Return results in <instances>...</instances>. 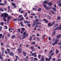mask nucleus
<instances>
[{
	"instance_id": "1",
	"label": "nucleus",
	"mask_w": 61,
	"mask_h": 61,
	"mask_svg": "<svg viewBox=\"0 0 61 61\" xmlns=\"http://www.w3.org/2000/svg\"><path fill=\"white\" fill-rule=\"evenodd\" d=\"M7 16H8V15L7 14H5L4 17H3V19L4 21H6V20L5 18V17H7Z\"/></svg>"
},
{
	"instance_id": "2",
	"label": "nucleus",
	"mask_w": 61,
	"mask_h": 61,
	"mask_svg": "<svg viewBox=\"0 0 61 61\" xmlns=\"http://www.w3.org/2000/svg\"><path fill=\"white\" fill-rule=\"evenodd\" d=\"M9 55L11 56H14V53L12 52H11L10 53Z\"/></svg>"
},
{
	"instance_id": "3",
	"label": "nucleus",
	"mask_w": 61,
	"mask_h": 61,
	"mask_svg": "<svg viewBox=\"0 0 61 61\" xmlns=\"http://www.w3.org/2000/svg\"><path fill=\"white\" fill-rule=\"evenodd\" d=\"M60 37H61V35L58 34L56 36L57 39H59Z\"/></svg>"
},
{
	"instance_id": "4",
	"label": "nucleus",
	"mask_w": 61,
	"mask_h": 61,
	"mask_svg": "<svg viewBox=\"0 0 61 61\" xmlns=\"http://www.w3.org/2000/svg\"><path fill=\"white\" fill-rule=\"evenodd\" d=\"M38 19H36L34 21V22L35 23H36V22H38Z\"/></svg>"
},
{
	"instance_id": "5",
	"label": "nucleus",
	"mask_w": 61,
	"mask_h": 61,
	"mask_svg": "<svg viewBox=\"0 0 61 61\" xmlns=\"http://www.w3.org/2000/svg\"><path fill=\"white\" fill-rule=\"evenodd\" d=\"M45 9L46 10H50V8L49 7H46V8Z\"/></svg>"
},
{
	"instance_id": "6",
	"label": "nucleus",
	"mask_w": 61,
	"mask_h": 61,
	"mask_svg": "<svg viewBox=\"0 0 61 61\" xmlns=\"http://www.w3.org/2000/svg\"><path fill=\"white\" fill-rule=\"evenodd\" d=\"M52 5V3L51 2H50L48 4V5H49V6H51Z\"/></svg>"
},
{
	"instance_id": "7",
	"label": "nucleus",
	"mask_w": 61,
	"mask_h": 61,
	"mask_svg": "<svg viewBox=\"0 0 61 61\" xmlns=\"http://www.w3.org/2000/svg\"><path fill=\"white\" fill-rule=\"evenodd\" d=\"M12 5H13V6H14V7H16V6H15V4L14 3H11Z\"/></svg>"
},
{
	"instance_id": "8",
	"label": "nucleus",
	"mask_w": 61,
	"mask_h": 61,
	"mask_svg": "<svg viewBox=\"0 0 61 61\" xmlns=\"http://www.w3.org/2000/svg\"><path fill=\"white\" fill-rule=\"evenodd\" d=\"M23 53L24 55V56H25L26 55V53H25V51H23Z\"/></svg>"
},
{
	"instance_id": "9",
	"label": "nucleus",
	"mask_w": 61,
	"mask_h": 61,
	"mask_svg": "<svg viewBox=\"0 0 61 61\" xmlns=\"http://www.w3.org/2000/svg\"><path fill=\"white\" fill-rule=\"evenodd\" d=\"M55 21H54L53 22L51 25V26H53V25H54V24H55Z\"/></svg>"
},
{
	"instance_id": "10",
	"label": "nucleus",
	"mask_w": 61,
	"mask_h": 61,
	"mask_svg": "<svg viewBox=\"0 0 61 61\" xmlns=\"http://www.w3.org/2000/svg\"><path fill=\"white\" fill-rule=\"evenodd\" d=\"M52 9L54 10V12H56V8L55 7H53L52 8Z\"/></svg>"
},
{
	"instance_id": "11",
	"label": "nucleus",
	"mask_w": 61,
	"mask_h": 61,
	"mask_svg": "<svg viewBox=\"0 0 61 61\" xmlns=\"http://www.w3.org/2000/svg\"><path fill=\"white\" fill-rule=\"evenodd\" d=\"M4 22H0V25H2V26H3L4 25Z\"/></svg>"
},
{
	"instance_id": "12",
	"label": "nucleus",
	"mask_w": 61,
	"mask_h": 61,
	"mask_svg": "<svg viewBox=\"0 0 61 61\" xmlns=\"http://www.w3.org/2000/svg\"><path fill=\"white\" fill-rule=\"evenodd\" d=\"M36 55V52L32 54V56H35V55Z\"/></svg>"
},
{
	"instance_id": "13",
	"label": "nucleus",
	"mask_w": 61,
	"mask_h": 61,
	"mask_svg": "<svg viewBox=\"0 0 61 61\" xmlns=\"http://www.w3.org/2000/svg\"><path fill=\"white\" fill-rule=\"evenodd\" d=\"M16 57V58L15 60L14 61H17V58L18 59V58L19 57L18 56H15Z\"/></svg>"
},
{
	"instance_id": "14",
	"label": "nucleus",
	"mask_w": 61,
	"mask_h": 61,
	"mask_svg": "<svg viewBox=\"0 0 61 61\" xmlns=\"http://www.w3.org/2000/svg\"><path fill=\"white\" fill-rule=\"evenodd\" d=\"M56 39L55 41V42H56V44H57V42H58V41H59V39Z\"/></svg>"
},
{
	"instance_id": "15",
	"label": "nucleus",
	"mask_w": 61,
	"mask_h": 61,
	"mask_svg": "<svg viewBox=\"0 0 61 61\" xmlns=\"http://www.w3.org/2000/svg\"><path fill=\"white\" fill-rule=\"evenodd\" d=\"M56 42H53L52 43V45H53V46H55L56 44Z\"/></svg>"
},
{
	"instance_id": "16",
	"label": "nucleus",
	"mask_w": 61,
	"mask_h": 61,
	"mask_svg": "<svg viewBox=\"0 0 61 61\" xmlns=\"http://www.w3.org/2000/svg\"><path fill=\"white\" fill-rule=\"evenodd\" d=\"M45 60V58L43 57H42L41 59V61H44Z\"/></svg>"
},
{
	"instance_id": "17",
	"label": "nucleus",
	"mask_w": 61,
	"mask_h": 61,
	"mask_svg": "<svg viewBox=\"0 0 61 61\" xmlns=\"http://www.w3.org/2000/svg\"><path fill=\"white\" fill-rule=\"evenodd\" d=\"M55 34H56V31H53L52 33V36H54L55 35Z\"/></svg>"
},
{
	"instance_id": "18",
	"label": "nucleus",
	"mask_w": 61,
	"mask_h": 61,
	"mask_svg": "<svg viewBox=\"0 0 61 61\" xmlns=\"http://www.w3.org/2000/svg\"><path fill=\"white\" fill-rule=\"evenodd\" d=\"M52 59V56H49V61L50 60V59Z\"/></svg>"
},
{
	"instance_id": "19",
	"label": "nucleus",
	"mask_w": 61,
	"mask_h": 61,
	"mask_svg": "<svg viewBox=\"0 0 61 61\" xmlns=\"http://www.w3.org/2000/svg\"><path fill=\"white\" fill-rule=\"evenodd\" d=\"M58 30V27H56L55 29H54V30Z\"/></svg>"
},
{
	"instance_id": "20",
	"label": "nucleus",
	"mask_w": 61,
	"mask_h": 61,
	"mask_svg": "<svg viewBox=\"0 0 61 61\" xmlns=\"http://www.w3.org/2000/svg\"><path fill=\"white\" fill-rule=\"evenodd\" d=\"M51 13H52V14L53 15H55V13L54 12H53V11L52 10H51Z\"/></svg>"
},
{
	"instance_id": "21",
	"label": "nucleus",
	"mask_w": 61,
	"mask_h": 61,
	"mask_svg": "<svg viewBox=\"0 0 61 61\" xmlns=\"http://www.w3.org/2000/svg\"><path fill=\"white\" fill-rule=\"evenodd\" d=\"M18 31H17V32L18 33H20V29H18Z\"/></svg>"
},
{
	"instance_id": "22",
	"label": "nucleus",
	"mask_w": 61,
	"mask_h": 61,
	"mask_svg": "<svg viewBox=\"0 0 61 61\" xmlns=\"http://www.w3.org/2000/svg\"><path fill=\"white\" fill-rule=\"evenodd\" d=\"M43 5L44 7H45V8H46V5L45 4H43Z\"/></svg>"
},
{
	"instance_id": "23",
	"label": "nucleus",
	"mask_w": 61,
	"mask_h": 61,
	"mask_svg": "<svg viewBox=\"0 0 61 61\" xmlns=\"http://www.w3.org/2000/svg\"><path fill=\"white\" fill-rule=\"evenodd\" d=\"M30 48L31 49H33L35 48V47L33 46H32L30 47Z\"/></svg>"
},
{
	"instance_id": "24",
	"label": "nucleus",
	"mask_w": 61,
	"mask_h": 61,
	"mask_svg": "<svg viewBox=\"0 0 61 61\" xmlns=\"http://www.w3.org/2000/svg\"><path fill=\"white\" fill-rule=\"evenodd\" d=\"M16 49V48H11V50H13L14 51H15V50Z\"/></svg>"
},
{
	"instance_id": "25",
	"label": "nucleus",
	"mask_w": 61,
	"mask_h": 61,
	"mask_svg": "<svg viewBox=\"0 0 61 61\" xmlns=\"http://www.w3.org/2000/svg\"><path fill=\"white\" fill-rule=\"evenodd\" d=\"M3 36V34H0V38H2Z\"/></svg>"
},
{
	"instance_id": "26",
	"label": "nucleus",
	"mask_w": 61,
	"mask_h": 61,
	"mask_svg": "<svg viewBox=\"0 0 61 61\" xmlns=\"http://www.w3.org/2000/svg\"><path fill=\"white\" fill-rule=\"evenodd\" d=\"M53 52L52 50H51L49 52V55H50Z\"/></svg>"
},
{
	"instance_id": "27",
	"label": "nucleus",
	"mask_w": 61,
	"mask_h": 61,
	"mask_svg": "<svg viewBox=\"0 0 61 61\" xmlns=\"http://www.w3.org/2000/svg\"><path fill=\"white\" fill-rule=\"evenodd\" d=\"M58 24H55V25L54 26H55V27H54L55 28V27H56V26H58Z\"/></svg>"
},
{
	"instance_id": "28",
	"label": "nucleus",
	"mask_w": 61,
	"mask_h": 61,
	"mask_svg": "<svg viewBox=\"0 0 61 61\" xmlns=\"http://www.w3.org/2000/svg\"><path fill=\"white\" fill-rule=\"evenodd\" d=\"M34 60L35 61H37L38 60V59L36 58H35L34 59Z\"/></svg>"
},
{
	"instance_id": "29",
	"label": "nucleus",
	"mask_w": 61,
	"mask_h": 61,
	"mask_svg": "<svg viewBox=\"0 0 61 61\" xmlns=\"http://www.w3.org/2000/svg\"><path fill=\"white\" fill-rule=\"evenodd\" d=\"M15 37V35H14L12 36L11 37L13 39H14Z\"/></svg>"
},
{
	"instance_id": "30",
	"label": "nucleus",
	"mask_w": 61,
	"mask_h": 61,
	"mask_svg": "<svg viewBox=\"0 0 61 61\" xmlns=\"http://www.w3.org/2000/svg\"><path fill=\"white\" fill-rule=\"evenodd\" d=\"M44 3H45L46 4H47L48 3V1H46L45 0L44 1V2L43 3V4Z\"/></svg>"
},
{
	"instance_id": "31",
	"label": "nucleus",
	"mask_w": 61,
	"mask_h": 61,
	"mask_svg": "<svg viewBox=\"0 0 61 61\" xmlns=\"http://www.w3.org/2000/svg\"><path fill=\"white\" fill-rule=\"evenodd\" d=\"M41 8H40L37 11L38 12H40L41 11Z\"/></svg>"
},
{
	"instance_id": "32",
	"label": "nucleus",
	"mask_w": 61,
	"mask_h": 61,
	"mask_svg": "<svg viewBox=\"0 0 61 61\" xmlns=\"http://www.w3.org/2000/svg\"><path fill=\"white\" fill-rule=\"evenodd\" d=\"M61 30V27L60 26L58 27V30Z\"/></svg>"
},
{
	"instance_id": "33",
	"label": "nucleus",
	"mask_w": 61,
	"mask_h": 61,
	"mask_svg": "<svg viewBox=\"0 0 61 61\" xmlns=\"http://www.w3.org/2000/svg\"><path fill=\"white\" fill-rule=\"evenodd\" d=\"M3 58V57H2V55H0V59H2Z\"/></svg>"
},
{
	"instance_id": "34",
	"label": "nucleus",
	"mask_w": 61,
	"mask_h": 61,
	"mask_svg": "<svg viewBox=\"0 0 61 61\" xmlns=\"http://www.w3.org/2000/svg\"><path fill=\"white\" fill-rule=\"evenodd\" d=\"M27 13H25V15L24 16V17H26V16H27Z\"/></svg>"
},
{
	"instance_id": "35",
	"label": "nucleus",
	"mask_w": 61,
	"mask_h": 61,
	"mask_svg": "<svg viewBox=\"0 0 61 61\" xmlns=\"http://www.w3.org/2000/svg\"><path fill=\"white\" fill-rule=\"evenodd\" d=\"M7 3V1H5L4 4V5H5Z\"/></svg>"
},
{
	"instance_id": "36",
	"label": "nucleus",
	"mask_w": 61,
	"mask_h": 61,
	"mask_svg": "<svg viewBox=\"0 0 61 61\" xmlns=\"http://www.w3.org/2000/svg\"><path fill=\"white\" fill-rule=\"evenodd\" d=\"M36 25V23H35V22H33V25L32 26L33 27L35 26V25Z\"/></svg>"
},
{
	"instance_id": "37",
	"label": "nucleus",
	"mask_w": 61,
	"mask_h": 61,
	"mask_svg": "<svg viewBox=\"0 0 61 61\" xmlns=\"http://www.w3.org/2000/svg\"><path fill=\"white\" fill-rule=\"evenodd\" d=\"M5 14H6V13H5L4 14H1V17H2V16H3Z\"/></svg>"
},
{
	"instance_id": "38",
	"label": "nucleus",
	"mask_w": 61,
	"mask_h": 61,
	"mask_svg": "<svg viewBox=\"0 0 61 61\" xmlns=\"http://www.w3.org/2000/svg\"><path fill=\"white\" fill-rule=\"evenodd\" d=\"M0 45L1 46H4V42L1 43L0 44Z\"/></svg>"
},
{
	"instance_id": "39",
	"label": "nucleus",
	"mask_w": 61,
	"mask_h": 61,
	"mask_svg": "<svg viewBox=\"0 0 61 61\" xmlns=\"http://www.w3.org/2000/svg\"><path fill=\"white\" fill-rule=\"evenodd\" d=\"M51 16H47V18H48V19H51Z\"/></svg>"
},
{
	"instance_id": "40",
	"label": "nucleus",
	"mask_w": 61,
	"mask_h": 61,
	"mask_svg": "<svg viewBox=\"0 0 61 61\" xmlns=\"http://www.w3.org/2000/svg\"><path fill=\"white\" fill-rule=\"evenodd\" d=\"M7 50L8 51V53H10V50L9 49H7Z\"/></svg>"
},
{
	"instance_id": "41",
	"label": "nucleus",
	"mask_w": 61,
	"mask_h": 61,
	"mask_svg": "<svg viewBox=\"0 0 61 61\" xmlns=\"http://www.w3.org/2000/svg\"><path fill=\"white\" fill-rule=\"evenodd\" d=\"M11 18V17L9 16L7 18V19L8 20H9V19H10V18Z\"/></svg>"
},
{
	"instance_id": "42",
	"label": "nucleus",
	"mask_w": 61,
	"mask_h": 61,
	"mask_svg": "<svg viewBox=\"0 0 61 61\" xmlns=\"http://www.w3.org/2000/svg\"><path fill=\"white\" fill-rule=\"evenodd\" d=\"M22 15H20L18 17V18H20V17H22Z\"/></svg>"
},
{
	"instance_id": "43",
	"label": "nucleus",
	"mask_w": 61,
	"mask_h": 61,
	"mask_svg": "<svg viewBox=\"0 0 61 61\" xmlns=\"http://www.w3.org/2000/svg\"><path fill=\"white\" fill-rule=\"evenodd\" d=\"M0 10L1 11H2V12H3L4 11V10L3 9H2L1 8H0Z\"/></svg>"
},
{
	"instance_id": "44",
	"label": "nucleus",
	"mask_w": 61,
	"mask_h": 61,
	"mask_svg": "<svg viewBox=\"0 0 61 61\" xmlns=\"http://www.w3.org/2000/svg\"><path fill=\"white\" fill-rule=\"evenodd\" d=\"M23 19H24V17H22L21 19H20V21H22V20H23Z\"/></svg>"
},
{
	"instance_id": "45",
	"label": "nucleus",
	"mask_w": 61,
	"mask_h": 61,
	"mask_svg": "<svg viewBox=\"0 0 61 61\" xmlns=\"http://www.w3.org/2000/svg\"><path fill=\"white\" fill-rule=\"evenodd\" d=\"M37 40H38V41H40V38H39V37H37Z\"/></svg>"
},
{
	"instance_id": "46",
	"label": "nucleus",
	"mask_w": 61,
	"mask_h": 61,
	"mask_svg": "<svg viewBox=\"0 0 61 61\" xmlns=\"http://www.w3.org/2000/svg\"><path fill=\"white\" fill-rule=\"evenodd\" d=\"M24 36H23L22 38V39H24V38H25V37H26V36H25V35H24Z\"/></svg>"
},
{
	"instance_id": "47",
	"label": "nucleus",
	"mask_w": 61,
	"mask_h": 61,
	"mask_svg": "<svg viewBox=\"0 0 61 61\" xmlns=\"http://www.w3.org/2000/svg\"><path fill=\"white\" fill-rule=\"evenodd\" d=\"M27 22H28V21H25L24 22V23L25 24H26Z\"/></svg>"
},
{
	"instance_id": "48",
	"label": "nucleus",
	"mask_w": 61,
	"mask_h": 61,
	"mask_svg": "<svg viewBox=\"0 0 61 61\" xmlns=\"http://www.w3.org/2000/svg\"><path fill=\"white\" fill-rule=\"evenodd\" d=\"M30 39H29V40H30V41H31V40L32 39V37L31 36H30Z\"/></svg>"
},
{
	"instance_id": "49",
	"label": "nucleus",
	"mask_w": 61,
	"mask_h": 61,
	"mask_svg": "<svg viewBox=\"0 0 61 61\" xmlns=\"http://www.w3.org/2000/svg\"><path fill=\"white\" fill-rule=\"evenodd\" d=\"M60 17L59 16L57 18V19L58 20H59V19H60Z\"/></svg>"
},
{
	"instance_id": "50",
	"label": "nucleus",
	"mask_w": 61,
	"mask_h": 61,
	"mask_svg": "<svg viewBox=\"0 0 61 61\" xmlns=\"http://www.w3.org/2000/svg\"><path fill=\"white\" fill-rule=\"evenodd\" d=\"M45 38V36L44 35L42 37V38H43V39H44V38Z\"/></svg>"
},
{
	"instance_id": "51",
	"label": "nucleus",
	"mask_w": 61,
	"mask_h": 61,
	"mask_svg": "<svg viewBox=\"0 0 61 61\" xmlns=\"http://www.w3.org/2000/svg\"><path fill=\"white\" fill-rule=\"evenodd\" d=\"M58 45H59L60 46L61 45V41L60 42V43H59L58 44Z\"/></svg>"
},
{
	"instance_id": "52",
	"label": "nucleus",
	"mask_w": 61,
	"mask_h": 61,
	"mask_svg": "<svg viewBox=\"0 0 61 61\" xmlns=\"http://www.w3.org/2000/svg\"><path fill=\"white\" fill-rule=\"evenodd\" d=\"M5 29H7V26H5Z\"/></svg>"
},
{
	"instance_id": "53",
	"label": "nucleus",
	"mask_w": 61,
	"mask_h": 61,
	"mask_svg": "<svg viewBox=\"0 0 61 61\" xmlns=\"http://www.w3.org/2000/svg\"><path fill=\"white\" fill-rule=\"evenodd\" d=\"M26 34V32H24L23 34L24 36H25V35Z\"/></svg>"
},
{
	"instance_id": "54",
	"label": "nucleus",
	"mask_w": 61,
	"mask_h": 61,
	"mask_svg": "<svg viewBox=\"0 0 61 61\" xmlns=\"http://www.w3.org/2000/svg\"><path fill=\"white\" fill-rule=\"evenodd\" d=\"M35 44H36V42H35V41H33V42L32 43V45Z\"/></svg>"
},
{
	"instance_id": "55",
	"label": "nucleus",
	"mask_w": 61,
	"mask_h": 61,
	"mask_svg": "<svg viewBox=\"0 0 61 61\" xmlns=\"http://www.w3.org/2000/svg\"><path fill=\"white\" fill-rule=\"evenodd\" d=\"M59 5L60 7H61V3H60L59 4Z\"/></svg>"
},
{
	"instance_id": "56",
	"label": "nucleus",
	"mask_w": 61,
	"mask_h": 61,
	"mask_svg": "<svg viewBox=\"0 0 61 61\" xmlns=\"http://www.w3.org/2000/svg\"><path fill=\"white\" fill-rule=\"evenodd\" d=\"M45 60L46 61H49V59H48V58H45Z\"/></svg>"
},
{
	"instance_id": "57",
	"label": "nucleus",
	"mask_w": 61,
	"mask_h": 61,
	"mask_svg": "<svg viewBox=\"0 0 61 61\" xmlns=\"http://www.w3.org/2000/svg\"><path fill=\"white\" fill-rule=\"evenodd\" d=\"M55 60H56V58H53L52 59V61H55Z\"/></svg>"
},
{
	"instance_id": "58",
	"label": "nucleus",
	"mask_w": 61,
	"mask_h": 61,
	"mask_svg": "<svg viewBox=\"0 0 61 61\" xmlns=\"http://www.w3.org/2000/svg\"><path fill=\"white\" fill-rule=\"evenodd\" d=\"M38 56L39 58H40V57H41V55H38Z\"/></svg>"
},
{
	"instance_id": "59",
	"label": "nucleus",
	"mask_w": 61,
	"mask_h": 61,
	"mask_svg": "<svg viewBox=\"0 0 61 61\" xmlns=\"http://www.w3.org/2000/svg\"><path fill=\"white\" fill-rule=\"evenodd\" d=\"M30 59H31V60H33V59H34V57H32L30 58Z\"/></svg>"
},
{
	"instance_id": "60",
	"label": "nucleus",
	"mask_w": 61,
	"mask_h": 61,
	"mask_svg": "<svg viewBox=\"0 0 61 61\" xmlns=\"http://www.w3.org/2000/svg\"><path fill=\"white\" fill-rule=\"evenodd\" d=\"M2 29V27L0 26V31H1Z\"/></svg>"
},
{
	"instance_id": "61",
	"label": "nucleus",
	"mask_w": 61,
	"mask_h": 61,
	"mask_svg": "<svg viewBox=\"0 0 61 61\" xmlns=\"http://www.w3.org/2000/svg\"><path fill=\"white\" fill-rule=\"evenodd\" d=\"M20 13H24V11L23 10H21L20 12Z\"/></svg>"
},
{
	"instance_id": "62",
	"label": "nucleus",
	"mask_w": 61,
	"mask_h": 61,
	"mask_svg": "<svg viewBox=\"0 0 61 61\" xmlns=\"http://www.w3.org/2000/svg\"><path fill=\"white\" fill-rule=\"evenodd\" d=\"M33 10H36V8H33L32 9Z\"/></svg>"
},
{
	"instance_id": "63",
	"label": "nucleus",
	"mask_w": 61,
	"mask_h": 61,
	"mask_svg": "<svg viewBox=\"0 0 61 61\" xmlns=\"http://www.w3.org/2000/svg\"><path fill=\"white\" fill-rule=\"evenodd\" d=\"M51 25V23H50L48 24V26H50Z\"/></svg>"
},
{
	"instance_id": "64",
	"label": "nucleus",
	"mask_w": 61,
	"mask_h": 61,
	"mask_svg": "<svg viewBox=\"0 0 61 61\" xmlns=\"http://www.w3.org/2000/svg\"><path fill=\"white\" fill-rule=\"evenodd\" d=\"M0 5H4V4L3 3H0Z\"/></svg>"
}]
</instances>
